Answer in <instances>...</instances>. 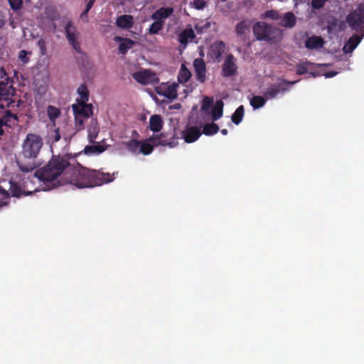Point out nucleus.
<instances>
[{"mask_svg": "<svg viewBox=\"0 0 364 364\" xmlns=\"http://www.w3.org/2000/svg\"><path fill=\"white\" fill-rule=\"evenodd\" d=\"M70 168L68 156L53 155L44 166L35 171V176L49 188L65 185L64 178Z\"/></svg>", "mask_w": 364, "mask_h": 364, "instance_id": "obj_1", "label": "nucleus"}, {"mask_svg": "<svg viewBox=\"0 0 364 364\" xmlns=\"http://www.w3.org/2000/svg\"><path fill=\"white\" fill-rule=\"evenodd\" d=\"M112 181L113 178L109 173L90 170L80 165L75 167L70 164L63 182L65 185L70 184L77 188H84L102 186Z\"/></svg>", "mask_w": 364, "mask_h": 364, "instance_id": "obj_2", "label": "nucleus"}, {"mask_svg": "<svg viewBox=\"0 0 364 364\" xmlns=\"http://www.w3.org/2000/svg\"><path fill=\"white\" fill-rule=\"evenodd\" d=\"M42 138L36 134H28L22 144L21 154L24 159H28V162H25L22 159L16 161L20 170L23 172H31L33 171L38 164L35 159L39 155L43 146Z\"/></svg>", "mask_w": 364, "mask_h": 364, "instance_id": "obj_3", "label": "nucleus"}, {"mask_svg": "<svg viewBox=\"0 0 364 364\" xmlns=\"http://www.w3.org/2000/svg\"><path fill=\"white\" fill-rule=\"evenodd\" d=\"M253 33L257 41H264L269 43L279 42L282 38V30L264 22H257L252 28Z\"/></svg>", "mask_w": 364, "mask_h": 364, "instance_id": "obj_4", "label": "nucleus"}, {"mask_svg": "<svg viewBox=\"0 0 364 364\" xmlns=\"http://www.w3.org/2000/svg\"><path fill=\"white\" fill-rule=\"evenodd\" d=\"M178 137L176 136L175 133L169 136V134L166 132L159 134H154L148 138V141L154 144V146H168L171 148H173L178 145Z\"/></svg>", "mask_w": 364, "mask_h": 364, "instance_id": "obj_5", "label": "nucleus"}, {"mask_svg": "<svg viewBox=\"0 0 364 364\" xmlns=\"http://www.w3.org/2000/svg\"><path fill=\"white\" fill-rule=\"evenodd\" d=\"M201 135L202 132L200 127L199 126L191 125L189 122L180 132V138L183 139L187 144H191L196 141Z\"/></svg>", "mask_w": 364, "mask_h": 364, "instance_id": "obj_6", "label": "nucleus"}, {"mask_svg": "<svg viewBox=\"0 0 364 364\" xmlns=\"http://www.w3.org/2000/svg\"><path fill=\"white\" fill-rule=\"evenodd\" d=\"M346 22L355 31H358L364 23V4L359 6L353 12H350L346 17Z\"/></svg>", "mask_w": 364, "mask_h": 364, "instance_id": "obj_7", "label": "nucleus"}, {"mask_svg": "<svg viewBox=\"0 0 364 364\" xmlns=\"http://www.w3.org/2000/svg\"><path fill=\"white\" fill-rule=\"evenodd\" d=\"M66 38L69 43L73 46V48L78 53H80L81 48L78 42L79 33L77 31L75 26L69 21L65 28Z\"/></svg>", "mask_w": 364, "mask_h": 364, "instance_id": "obj_8", "label": "nucleus"}, {"mask_svg": "<svg viewBox=\"0 0 364 364\" xmlns=\"http://www.w3.org/2000/svg\"><path fill=\"white\" fill-rule=\"evenodd\" d=\"M296 81H286L284 80L282 83L269 87L266 92L265 97L269 99L277 97L279 95H283L289 90L287 85H294Z\"/></svg>", "mask_w": 364, "mask_h": 364, "instance_id": "obj_9", "label": "nucleus"}, {"mask_svg": "<svg viewBox=\"0 0 364 364\" xmlns=\"http://www.w3.org/2000/svg\"><path fill=\"white\" fill-rule=\"evenodd\" d=\"M15 90L9 77L0 81V100L9 101L14 95Z\"/></svg>", "mask_w": 364, "mask_h": 364, "instance_id": "obj_10", "label": "nucleus"}, {"mask_svg": "<svg viewBox=\"0 0 364 364\" xmlns=\"http://www.w3.org/2000/svg\"><path fill=\"white\" fill-rule=\"evenodd\" d=\"M133 78L143 85L154 84L158 82L156 75L149 70L136 72L133 74Z\"/></svg>", "mask_w": 364, "mask_h": 364, "instance_id": "obj_11", "label": "nucleus"}, {"mask_svg": "<svg viewBox=\"0 0 364 364\" xmlns=\"http://www.w3.org/2000/svg\"><path fill=\"white\" fill-rule=\"evenodd\" d=\"M50 122H52V125L50 126L48 134L47 139L48 142L50 144H54L58 141L61 138V134L60 132L59 127H55V119L59 117V115H48Z\"/></svg>", "mask_w": 364, "mask_h": 364, "instance_id": "obj_12", "label": "nucleus"}, {"mask_svg": "<svg viewBox=\"0 0 364 364\" xmlns=\"http://www.w3.org/2000/svg\"><path fill=\"white\" fill-rule=\"evenodd\" d=\"M92 115H75V132L71 135L63 134V137L65 141L70 139L73 135L75 134L80 130L84 129L85 124H88L90 119Z\"/></svg>", "mask_w": 364, "mask_h": 364, "instance_id": "obj_13", "label": "nucleus"}, {"mask_svg": "<svg viewBox=\"0 0 364 364\" xmlns=\"http://www.w3.org/2000/svg\"><path fill=\"white\" fill-rule=\"evenodd\" d=\"M223 115H211V123H207L205 124H200V127L201 129L202 134H205L206 136H213L218 132L219 126L214 123V122L218 121Z\"/></svg>", "mask_w": 364, "mask_h": 364, "instance_id": "obj_14", "label": "nucleus"}, {"mask_svg": "<svg viewBox=\"0 0 364 364\" xmlns=\"http://www.w3.org/2000/svg\"><path fill=\"white\" fill-rule=\"evenodd\" d=\"M252 21L249 19H245L240 21L235 26V33L244 41L247 40V36L250 32Z\"/></svg>", "mask_w": 364, "mask_h": 364, "instance_id": "obj_15", "label": "nucleus"}, {"mask_svg": "<svg viewBox=\"0 0 364 364\" xmlns=\"http://www.w3.org/2000/svg\"><path fill=\"white\" fill-rule=\"evenodd\" d=\"M9 191L13 197H20L21 196H28L32 191H26L25 186L17 182L15 178H11L9 182Z\"/></svg>", "mask_w": 364, "mask_h": 364, "instance_id": "obj_16", "label": "nucleus"}, {"mask_svg": "<svg viewBox=\"0 0 364 364\" xmlns=\"http://www.w3.org/2000/svg\"><path fill=\"white\" fill-rule=\"evenodd\" d=\"M237 66L235 63V58L232 54H229L223 65V75L224 77H230L235 74Z\"/></svg>", "mask_w": 364, "mask_h": 364, "instance_id": "obj_17", "label": "nucleus"}, {"mask_svg": "<svg viewBox=\"0 0 364 364\" xmlns=\"http://www.w3.org/2000/svg\"><path fill=\"white\" fill-rule=\"evenodd\" d=\"M87 138L91 144L95 143V139L98 136L100 132V127L96 118L92 116L91 119L87 124Z\"/></svg>", "mask_w": 364, "mask_h": 364, "instance_id": "obj_18", "label": "nucleus"}, {"mask_svg": "<svg viewBox=\"0 0 364 364\" xmlns=\"http://www.w3.org/2000/svg\"><path fill=\"white\" fill-rule=\"evenodd\" d=\"M193 66L196 71V75L197 80L200 82L205 81V63L202 58H196L193 62Z\"/></svg>", "mask_w": 364, "mask_h": 364, "instance_id": "obj_19", "label": "nucleus"}, {"mask_svg": "<svg viewBox=\"0 0 364 364\" xmlns=\"http://www.w3.org/2000/svg\"><path fill=\"white\" fill-rule=\"evenodd\" d=\"M87 101L77 102L72 105L73 114H93L94 107L92 104L86 103Z\"/></svg>", "mask_w": 364, "mask_h": 364, "instance_id": "obj_20", "label": "nucleus"}, {"mask_svg": "<svg viewBox=\"0 0 364 364\" xmlns=\"http://www.w3.org/2000/svg\"><path fill=\"white\" fill-rule=\"evenodd\" d=\"M225 44L222 41L215 42L210 48L209 54L212 58L218 60L225 51Z\"/></svg>", "mask_w": 364, "mask_h": 364, "instance_id": "obj_21", "label": "nucleus"}, {"mask_svg": "<svg viewBox=\"0 0 364 364\" xmlns=\"http://www.w3.org/2000/svg\"><path fill=\"white\" fill-rule=\"evenodd\" d=\"M364 34L362 36L353 35L351 36L348 41L346 43L343 48V51L345 53H350L353 51V50L357 47V46L361 41Z\"/></svg>", "mask_w": 364, "mask_h": 364, "instance_id": "obj_22", "label": "nucleus"}, {"mask_svg": "<svg viewBox=\"0 0 364 364\" xmlns=\"http://www.w3.org/2000/svg\"><path fill=\"white\" fill-rule=\"evenodd\" d=\"M296 23L295 15L292 12H287L283 16H281L279 25L285 28H293Z\"/></svg>", "mask_w": 364, "mask_h": 364, "instance_id": "obj_23", "label": "nucleus"}, {"mask_svg": "<svg viewBox=\"0 0 364 364\" xmlns=\"http://www.w3.org/2000/svg\"><path fill=\"white\" fill-rule=\"evenodd\" d=\"M173 12V9L171 7H162L156 10L152 15L151 19L163 21V19L169 17Z\"/></svg>", "mask_w": 364, "mask_h": 364, "instance_id": "obj_24", "label": "nucleus"}, {"mask_svg": "<svg viewBox=\"0 0 364 364\" xmlns=\"http://www.w3.org/2000/svg\"><path fill=\"white\" fill-rule=\"evenodd\" d=\"M324 41L319 36H311L306 39L305 46L308 49H319L323 47Z\"/></svg>", "mask_w": 364, "mask_h": 364, "instance_id": "obj_25", "label": "nucleus"}, {"mask_svg": "<svg viewBox=\"0 0 364 364\" xmlns=\"http://www.w3.org/2000/svg\"><path fill=\"white\" fill-rule=\"evenodd\" d=\"M195 33L192 28H187L184 29L178 36V40L180 42V43L184 46H186V45L188 43V39H193L195 38Z\"/></svg>", "mask_w": 364, "mask_h": 364, "instance_id": "obj_26", "label": "nucleus"}, {"mask_svg": "<svg viewBox=\"0 0 364 364\" xmlns=\"http://www.w3.org/2000/svg\"><path fill=\"white\" fill-rule=\"evenodd\" d=\"M116 23L119 28H131L134 24L133 17L130 15H122L117 18Z\"/></svg>", "mask_w": 364, "mask_h": 364, "instance_id": "obj_27", "label": "nucleus"}, {"mask_svg": "<svg viewBox=\"0 0 364 364\" xmlns=\"http://www.w3.org/2000/svg\"><path fill=\"white\" fill-rule=\"evenodd\" d=\"M164 125V122L160 115H151L149 119V129L154 132L161 131Z\"/></svg>", "mask_w": 364, "mask_h": 364, "instance_id": "obj_28", "label": "nucleus"}, {"mask_svg": "<svg viewBox=\"0 0 364 364\" xmlns=\"http://www.w3.org/2000/svg\"><path fill=\"white\" fill-rule=\"evenodd\" d=\"M106 150V147L98 143L87 145L84 149V153L87 155L100 154Z\"/></svg>", "mask_w": 364, "mask_h": 364, "instance_id": "obj_29", "label": "nucleus"}, {"mask_svg": "<svg viewBox=\"0 0 364 364\" xmlns=\"http://www.w3.org/2000/svg\"><path fill=\"white\" fill-rule=\"evenodd\" d=\"M191 76V73L184 64H182L178 75V80L181 83L188 82Z\"/></svg>", "mask_w": 364, "mask_h": 364, "instance_id": "obj_30", "label": "nucleus"}, {"mask_svg": "<svg viewBox=\"0 0 364 364\" xmlns=\"http://www.w3.org/2000/svg\"><path fill=\"white\" fill-rule=\"evenodd\" d=\"M154 146V144L149 142L147 139L145 141H141L140 152L144 155H149L153 151Z\"/></svg>", "mask_w": 364, "mask_h": 364, "instance_id": "obj_31", "label": "nucleus"}, {"mask_svg": "<svg viewBox=\"0 0 364 364\" xmlns=\"http://www.w3.org/2000/svg\"><path fill=\"white\" fill-rule=\"evenodd\" d=\"M134 45V41L125 38L119 46V52L122 54H124L127 52L129 49L132 48Z\"/></svg>", "mask_w": 364, "mask_h": 364, "instance_id": "obj_32", "label": "nucleus"}, {"mask_svg": "<svg viewBox=\"0 0 364 364\" xmlns=\"http://www.w3.org/2000/svg\"><path fill=\"white\" fill-rule=\"evenodd\" d=\"M3 117L0 118V140L1 139V136L4 134V130L3 127L4 126L9 127L7 124V122L9 120V118H14L16 121L18 120V115H2Z\"/></svg>", "mask_w": 364, "mask_h": 364, "instance_id": "obj_33", "label": "nucleus"}, {"mask_svg": "<svg viewBox=\"0 0 364 364\" xmlns=\"http://www.w3.org/2000/svg\"><path fill=\"white\" fill-rule=\"evenodd\" d=\"M213 105V100L211 97H205L202 102L201 105V109L203 111L205 114H208L209 110L210 108H212Z\"/></svg>", "mask_w": 364, "mask_h": 364, "instance_id": "obj_34", "label": "nucleus"}, {"mask_svg": "<svg viewBox=\"0 0 364 364\" xmlns=\"http://www.w3.org/2000/svg\"><path fill=\"white\" fill-rule=\"evenodd\" d=\"M155 21L151 24L149 31L151 34H157L159 31H161L164 26V21H157L154 20Z\"/></svg>", "mask_w": 364, "mask_h": 364, "instance_id": "obj_35", "label": "nucleus"}, {"mask_svg": "<svg viewBox=\"0 0 364 364\" xmlns=\"http://www.w3.org/2000/svg\"><path fill=\"white\" fill-rule=\"evenodd\" d=\"M265 103L264 99L261 96H254L250 100V105L254 109L262 107Z\"/></svg>", "mask_w": 364, "mask_h": 364, "instance_id": "obj_36", "label": "nucleus"}, {"mask_svg": "<svg viewBox=\"0 0 364 364\" xmlns=\"http://www.w3.org/2000/svg\"><path fill=\"white\" fill-rule=\"evenodd\" d=\"M77 93L80 95V100H77V102H83L88 101V91L87 87L85 85H81L77 88Z\"/></svg>", "mask_w": 364, "mask_h": 364, "instance_id": "obj_37", "label": "nucleus"}, {"mask_svg": "<svg viewBox=\"0 0 364 364\" xmlns=\"http://www.w3.org/2000/svg\"><path fill=\"white\" fill-rule=\"evenodd\" d=\"M224 103L221 100H217L213 105L211 112L210 114H223Z\"/></svg>", "mask_w": 364, "mask_h": 364, "instance_id": "obj_38", "label": "nucleus"}, {"mask_svg": "<svg viewBox=\"0 0 364 364\" xmlns=\"http://www.w3.org/2000/svg\"><path fill=\"white\" fill-rule=\"evenodd\" d=\"M141 141L135 139H132L127 143V148L132 152H136L139 147H140Z\"/></svg>", "mask_w": 364, "mask_h": 364, "instance_id": "obj_39", "label": "nucleus"}, {"mask_svg": "<svg viewBox=\"0 0 364 364\" xmlns=\"http://www.w3.org/2000/svg\"><path fill=\"white\" fill-rule=\"evenodd\" d=\"M266 16L271 19L279 21L281 19V16H280L279 13L277 11H274V10L267 11L266 12Z\"/></svg>", "mask_w": 364, "mask_h": 364, "instance_id": "obj_40", "label": "nucleus"}, {"mask_svg": "<svg viewBox=\"0 0 364 364\" xmlns=\"http://www.w3.org/2000/svg\"><path fill=\"white\" fill-rule=\"evenodd\" d=\"M28 54H31V52H27L25 50H21L18 53V59L23 63L26 64L29 61V58L28 57Z\"/></svg>", "mask_w": 364, "mask_h": 364, "instance_id": "obj_41", "label": "nucleus"}, {"mask_svg": "<svg viewBox=\"0 0 364 364\" xmlns=\"http://www.w3.org/2000/svg\"><path fill=\"white\" fill-rule=\"evenodd\" d=\"M11 8L13 10H18L21 8L23 1L22 0H8Z\"/></svg>", "mask_w": 364, "mask_h": 364, "instance_id": "obj_42", "label": "nucleus"}, {"mask_svg": "<svg viewBox=\"0 0 364 364\" xmlns=\"http://www.w3.org/2000/svg\"><path fill=\"white\" fill-rule=\"evenodd\" d=\"M38 46L40 48V51H41V54L42 55H45L46 54V41L42 39V38H40L38 41Z\"/></svg>", "mask_w": 364, "mask_h": 364, "instance_id": "obj_43", "label": "nucleus"}, {"mask_svg": "<svg viewBox=\"0 0 364 364\" xmlns=\"http://www.w3.org/2000/svg\"><path fill=\"white\" fill-rule=\"evenodd\" d=\"M192 4L196 9H203L206 5L205 0H193Z\"/></svg>", "mask_w": 364, "mask_h": 364, "instance_id": "obj_44", "label": "nucleus"}, {"mask_svg": "<svg viewBox=\"0 0 364 364\" xmlns=\"http://www.w3.org/2000/svg\"><path fill=\"white\" fill-rule=\"evenodd\" d=\"M307 71H308V69L306 68V64L301 63V64L297 65V66H296L297 74L304 75V74L306 73Z\"/></svg>", "mask_w": 364, "mask_h": 364, "instance_id": "obj_45", "label": "nucleus"}, {"mask_svg": "<svg viewBox=\"0 0 364 364\" xmlns=\"http://www.w3.org/2000/svg\"><path fill=\"white\" fill-rule=\"evenodd\" d=\"M164 96L168 99H174L176 97V90L173 88H168V90L164 94Z\"/></svg>", "mask_w": 364, "mask_h": 364, "instance_id": "obj_46", "label": "nucleus"}, {"mask_svg": "<svg viewBox=\"0 0 364 364\" xmlns=\"http://www.w3.org/2000/svg\"><path fill=\"white\" fill-rule=\"evenodd\" d=\"M243 115H231V122L235 124H239L242 120Z\"/></svg>", "mask_w": 364, "mask_h": 364, "instance_id": "obj_47", "label": "nucleus"}, {"mask_svg": "<svg viewBox=\"0 0 364 364\" xmlns=\"http://www.w3.org/2000/svg\"><path fill=\"white\" fill-rule=\"evenodd\" d=\"M9 104L8 101H6V105H4L0 102V114H11L9 109H5V106H8Z\"/></svg>", "mask_w": 364, "mask_h": 364, "instance_id": "obj_48", "label": "nucleus"}, {"mask_svg": "<svg viewBox=\"0 0 364 364\" xmlns=\"http://www.w3.org/2000/svg\"><path fill=\"white\" fill-rule=\"evenodd\" d=\"M0 195L4 199H9L10 195L9 192L0 186Z\"/></svg>", "mask_w": 364, "mask_h": 364, "instance_id": "obj_49", "label": "nucleus"}, {"mask_svg": "<svg viewBox=\"0 0 364 364\" xmlns=\"http://www.w3.org/2000/svg\"><path fill=\"white\" fill-rule=\"evenodd\" d=\"M48 114H60V109L55 108L53 106H48Z\"/></svg>", "mask_w": 364, "mask_h": 364, "instance_id": "obj_50", "label": "nucleus"}, {"mask_svg": "<svg viewBox=\"0 0 364 364\" xmlns=\"http://www.w3.org/2000/svg\"><path fill=\"white\" fill-rule=\"evenodd\" d=\"M95 3V0H87V5H86V10L90 11V9L92 7L93 4Z\"/></svg>", "mask_w": 364, "mask_h": 364, "instance_id": "obj_51", "label": "nucleus"}, {"mask_svg": "<svg viewBox=\"0 0 364 364\" xmlns=\"http://www.w3.org/2000/svg\"><path fill=\"white\" fill-rule=\"evenodd\" d=\"M195 29L198 33H201L203 31V27L202 25L196 24L195 25Z\"/></svg>", "mask_w": 364, "mask_h": 364, "instance_id": "obj_52", "label": "nucleus"}, {"mask_svg": "<svg viewBox=\"0 0 364 364\" xmlns=\"http://www.w3.org/2000/svg\"><path fill=\"white\" fill-rule=\"evenodd\" d=\"M9 199H0V208L5 206L9 204Z\"/></svg>", "mask_w": 364, "mask_h": 364, "instance_id": "obj_53", "label": "nucleus"}, {"mask_svg": "<svg viewBox=\"0 0 364 364\" xmlns=\"http://www.w3.org/2000/svg\"><path fill=\"white\" fill-rule=\"evenodd\" d=\"M337 74L336 72L334 71H329L324 74L326 77H334Z\"/></svg>", "mask_w": 364, "mask_h": 364, "instance_id": "obj_54", "label": "nucleus"}, {"mask_svg": "<svg viewBox=\"0 0 364 364\" xmlns=\"http://www.w3.org/2000/svg\"><path fill=\"white\" fill-rule=\"evenodd\" d=\"M245 112L244 107L242 105L240 106L233 114H243Z\"/></svg>", "mask_w": 364, "mask_h": 364, "instance_id": "obj_55", "label": "nucleus"}, {"mask_svg": "<svg viewBox=\"0 0 364 364\" xmlns=\"http://www.w3.org/2000/svg\"><path fill=\"white\" fill-rule=\"evenodd\" d=\"M5 21L4 15L2 14L1 11H0V28L4 25Z\"/></svg>", "mask_w": 364, "mask_h": 364, "instance_id": "obj_56", "label": "nucleus"}, {"mask_svg": "<svg viewBox=\"0 0 364 364\" xmlns=\"http://www.w3.org/2000/svg\"><path fill=\"white\" fill-rule=\"evenodd\" d=\"M89 11H87L86 9H85V11L80 14V18L82 19H85L87 20V13H88Z\"/></svg>", "mask_w": 364, "mask_h": 364, "instance_id": "obj_57", "label": "nucleus"}, {"mask_svg": "<svg viewBox=\"0 0 364 364\" xmlns=\"http://www.w3.org/2000/svg\"><path fill=\"white\" fill-rule=\"evenodd\" d=\"M203 27V29H208L210 27V22H205L203 25H202Z\"/></svg>", "mask_w": 364, "mask_h": 364, "instance_id": "obj_58", "label": "nucleus"}, {"mask_svg": "<svg viewBox=\"0 0 364 364\" xmlns=\"http://www.w3.org/2000/svg\"><path fill=\"white\" fill-rule=\"evenodd\" d=\"M220 132H221V134L223 135H227L228 133V129H223Z\"/></svg>", "mask_w": 364, "mask_h": 364, "instance_id": "obj_59", "label": "nucleus"}, {"mask_svg": "<svg viewBox=\"0 0 364 364\" xmlns=\"http://www.w3.org/2000/svg\"><path fill=\"white\" fill-rule=\"evenodd\" d=\"M146 115H141L140 119H141V121L145 120V119H146Z\"/></svg>", "mask_w": 364, "mask_h": 364, "instance_id": "obj_60", "label": "nucleus"}, {"mask_svg": "<svg viewBox=\"0 0 364 364\" xmlns=\"http://www.w3.org/2000/svg\"><path fill=\"white\" fill-rule=\"evenodd\" d=\"M180 107L179 104H177V105H176V107Z\"/></svg>", "mask_w": 364, "mask_h": 364, "instance_id": "obj_61", "label": "nucleus"}, {"mask_svg": "<svg viewBox=\"0 0 364 364\" xmlns=\"http://www.w3.org/2000/svg\"><path fill=\"white\" fill-rule=\"evenodd\" d=\"M180 107L179 104H177V105H176V107Z\"/></svg>", "mask_w": 364, "mask_h": 364, "instance_id": "obj_62", "label": "nucleus"}]
</instances>
